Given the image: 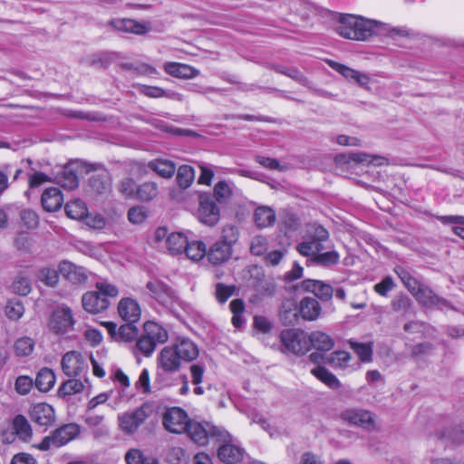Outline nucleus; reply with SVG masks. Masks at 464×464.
Listing matches in <instances>:
<instances>
[{"instance_id":"27","label":"nucleus","mask_w":464,"mask_h":464,"mask_svg":"<svg viewBox=\"0 0 464 464\" xmlns=\"http://www.w3.org/2000/svg\"><path fill=\"white\" fill-rule=\"evenodd\" d=\"M10 428L16 435L19 440L27 442L31 440L33 432L32 428L26 418L21 414L16 415L12 422Z\"/></svg>"},{"instance_id":"47","label":"nucleus","mask_w":464,"mask_h":464,"mask_svg":"<svg viewBox=\"0 0 464 464\" xmlns=\"http://www.w3.org/2000/svg\"><path fill=\"white\" fill-rule=\"evenodd\" d=\"M307 237L314 242L323 245L324 242L328 240L329 232L323 226L313 224L307 228Z\"/></svg>"},{"instance_id":"15","label":"nucleus","mask_w":464,"mask_h":464,"mask_svg":"<svg viewBox=\"0 0 464 464\" xmlns=\"http://www.w3.org/2000/svg\"><path fill=\"white\" fill-rule=\"evenodd\" d=\"M135 323L126 322V324H121L120 327H117V324L113 322H105L102 324L113 341L130 343L136 340L139 335V329Z\"/></svg>"},{"instance_id":"48","label":"nucleus","mask_w":464,"mask_h":464,"mask_svg":"<svg viewBox=\"0 0 464 464\" xmlns=\"http://www.w3.org/2000/svg\"><path fill=\"white\" fill-rule=\"evenodd\" d=\"M5 313L9 319L17 321L23 316L24 308L20 300L12 299L7 302L5 307Z\"/></svg>"},{"instance_id":"19","label":"nucleus","mask_w":464,"mask_h":464,"mask_svg":"<svg viewBox=\"0 0 464 464\" xmlns=\"http://www.w3.org/2000/svg\"><path fill=\"white\" fill-rule=\"evenodd\" d=\"M301 287L306 292L313 293L322 301H330L333 297V287L320 280L305 279L302 282Z\"/></svg>"},{"instance_id":"5","label":"nucleus","mask_w":464,"mask_h":464,"mask_svg":"<svg viewBox=\"0 0 464 464\" xmlns=\"http://www.w3.org/2000/svg\"><path fill=\"white\" fill-rule=\"evenodd\" d=\"M152 412L153 407L149 402L143 403L133 411L123 412L118 416L119 428L125 434H133Z\"/></svg>"},{"instance_id":"51","label":"nucleus","mask_w":464,"mask_h":464,"mask_svg":"<svg viewBox=\"0 0 464 464\" xmlns=\"http://www.w3.org/2000/svg\"><path fill=\"white\" fill-rule=\"evenodd\" d=\"M395 273L398 275L405 287L411 292V295L421 285L414 277H412L407 270L402 267L396 268Z\"/></svg>"},{"instance_id":"41","label":"nucleus","mask_w":464,"mask_h":464,"mask_svg":"<svg viewBox=\"0 0 464 464\" xmlns=\"http://www.w3.org/2000/svg\"><path fill=\"white\" fill-rule=\"evenodd\" d=\"M296 249L302 256L310 257V262L313 263V258L318 252L324 250V246L307 237L306 240L296 246Z\"/></svg>"},{"instance_id":"45","label":"nucleus","mask_w":464,"mask_h":464,"mask_svg":"<svg viewBox=\"0 0 464 464\" xmlns=\"http://www.w3.org/2000/svg\"><path fill=\"white\" fill-rule=\"evenodd\" d=\"M84 384L78 379H70L64 382L58 390V395L60 397L71 396L82 392Z\"/></svg>"},{"instance_id":"60","label":"nucleus","mask_w":464,"mask_h":464,"mask_svg":"<svg viewBox=\"0 0 464 464\" xmlns=\"http://www.w3.org/2000/svg\"><path fill=\"white\" fill-rule=\"evenodd\" d=\"M119 191L127 198H136L138 187L136 182L130 178L122 179L119 184Z\"/></svg>"},{"instance_id":"20","label":"nucleus","mask_w":464,"mask_h":464,"mask_svg":"<svg viewBox=\"0 0 464 464\" xmlns=\"http://www.w3.org/2000/svg\"><path fill=\"white\" fill-rule=\"evenodd\" d=\"M118 313L125 322H138L141 310L138 302L132 298H122L118 304Z\"/></svg>"},{"instance_id":"7","label":"nucleus","mask_w":464,"mask_h":464,"mask_svg":"<svg viewBox=\"0 0 464 464\" xmlns=\"http://www.w3.org/2000/svg\"><path fill=\"white\" fill-rule=\"evenodd\" d=\"M75 320L72 309L66 305L57 306L49 318L48 326L56 334H64L73 330Z\"/></svg>"},{"instance_id":"34","label":"nucleus","mask_w":464,"mask_h":464,"mask_svg":"<svg viewBox=\"0 0 464 464\" xmlns=\"http://www.w3.org/2000/svg\"><path fill=\"white\" fill-rule=\"evenodd\" d=\"M205 371H206L205 364L200 362L192 363L189 366V373H190V377H191V382H192V384L195 385L193 392L196 395L204 394V390L200 386V384L203 382Z\"/></svg>"},{"instance_id":"49","label":"nucleus","mask_w":464,"mask_h":464,"mask_svg":"<svg viewBox=\"0 0 464 464\" xmlns=\"http://www.w3.org/2000/svg\"><path fill=\"white\" fill-rule=\"evenodd\" d=\"M391 305L394 312L406 314L412 308V302L406 295L400 294L392 298Z\"/></svg>"},{"instance_id":"23","label":"nucleus","mask_w":464,"mask_h":464,"mask_svg":"<svg viewBox=\"0 0 464 464\" xmlns=\"http://www.w3.org/2000/svg\"><path fill=\"white\" fill-rule=\"evenodd\" d=\"M232 256V247L220 241L214 243L207 252L208 260L213 265H221Z\"/></svg>"},{"instance_id":"58","label":"nucleus","mask_w":464,"mask_h":464,"mask_svg":"<svg viewBox=\"0 0 464 464\" xmlns=\"http://www.w3.org/2000/svg\"><path fill=\"white\" fill-rule=\"evenodd\" d=\"M34 385V381L31 377L26 375H21L17 377L14 382V389L17 393L21 395H26L30 392Z\"/></svg>"},{"instance_id":"36","label":"nucleus","mask_w":464,"mask_h":464,"mask_svg":"<svg viewBox=\"0 0 464 464\" xmlns=\"http://www.w3.org/2000/svg\"><path fill=\"white\" fill-rule=\"evenodd\" d=\"M111 186V179L106 172L95 174L90 179V188L96 194H106L110 191Z\"/></svg>"},{"instance_id":"33","label":"nucleus","mask_w":464,"mask_h":464,"mask_svg":"<svg viewBox=\"0 0 464 464\" xmlns=\"http://www.w3.org/2000/svg\"><path fill=\"white\" fill-rule=\"evenodd\" d=\"M55 383V374L49 368L41 369L35 378V387L43 392H49Z\"/></svg>"},{"instance_id":"21","label":"nucleus","mask_w":464,"mask_h":464,"mask_svg":"<svg viewBox=\"0 0 464 464\" xmlns=\"http://www.w3.org/2000/svg\"><path fill=\"white\" fill-rule=\"evenodd\" d=\"M59 272L63 277L73 284H82L87 280L85 269L69 261H63L60 264Z\"/></svg>"},{"instance_id":"31","label":"nucleus","mask_w":464,"mask_h":464,"mask_svg":"<svg viewBox=\"0 0 464 464\" xmlns=\"http://www.w3.org/2000/svg\"><path fill=\"white\" fill-rule=\"evenodd\" d=\"M234 183L228 180L218 181L213 188V196L217 202L222 204L229 201L234 193Z\"/></svg>"},{"instance_id":"42","label":"nucleus","mask_w":464,"mask_h":464,"mask_svg":"<svg viewBox=\"0 0 464 464\" xmlns=\"http://www.w3.org/2000/svg\"><path fill=\"white\" fill-rule=\"evenodd\" d=\"M187 256L194 261H198L207 256L206 245L202 241L188 242L184 251Z\"/></svg>"},{"instance_id":"56","label":"nucleus","mask_w":464,"mask_h":464,"mask_svg":"<svg viewBox=\"0 0 464 464\" xmlns=\"http://www.w3.org/2000/svg\"><path fill=\"white\" fill-rule=\"evenodd\" d=\"M235 285H227L223 283H218L215 289V296L220 304L226 303L235 292Z\"/></svg>"},{"instance_id":"54","label":"nucleus","mask_w":464,"mask_h":464,"mask_svg":"<svg viewBox=\"0 0 464 464\" xmlns=\"http://www.w3.org/2000/svg\"><path fill=\"white\" fill-rule=\"evenodd\" d=\"M239 232L237 227L233 225H227L222 230L220 242L228 245L230 247L237 241Z\"/></svg>"},{"instance_id":"24","label":"nucleus","mask_w":464,"mask_h":464,"mask_svg":"<svg viewBox=\"0 0 464 464\" xmlns=\"http://www.w3.org/2000/svg\"><path fill=\"white\" fill-rule=\"evenodd\" d=\"M41 202L43 208L48 212L58 210L63 203L61 190L58 188H46L42 194Z\"/></svg>"},{"instance_id":"35","label":"nucleus","mask_w":464,"mask_h":464,"mask_svg":"<svg viewBox=\"0 0 464 464\" xmlns=\"http://www.w3.org/2000/svg\"><path fill=\"white\" fill-rule=\"evenodd\" d=\"M188 245V238L181 233H171L166 239V248L172 255L181 254Z\"/></svg>"},{"instance_id":"28","label":"nucleus","mask_w":464,"mask_h":464,"mask_svg":"<svg viewBox=\"0 0 464 464\" xmlns=\"http://www.w3.org/2000/svg\"><path fill=\"white\" fill-rule=\"evenodd\" d=\"M254 219L256 225L259 228L269 227H272L276 222V212L269 207L259 206L255 210Z\"/></svg>"},{"instance_id":"59","label":"nucleus","mask_w":464,"mask_h":464,"mask_svg":"<svg viewBox=\"0 0 464 464\" xmlns=\"http://www.w3.org/2000/svg\"><path fill=\"white\" fill-rule=\"evenodd\" d=\"M39 278L47 285L54 286L59 281V275L55 269L44 267L39 272Z\"/></svg>"},{"instance_id":"13","label":"nucleus","mask_w":464,"mask_h":464,"mask_svg":"<svg viewBox=\"0 0 464 464\" xmlns=\"http://www.w3.org/2000/svg\"><path fill=\"white\" fill-rule=\"evenodd\" d=\"M150 295L166 307H171L177 302L178 297L174 290L164 282L153 279L146 285Z\"/></svg>"},{"instance_id":"25","label":"nucleus","mask_w":464,"mask_h":464,"mask_svg":"<svg viewBox=\"0 0 464 464\" xmlns=\"http://www.w3.org/2000/svg\"><path fill=\"white\" fill-rule=\"evenodd\" d=\"M164 70L168 74L178 78L190 79L199 74V71L190 65L172 62L166 63Z\"/></svg>"},{"instance_id":"37","label":"nucleus","mask_w":464,"mask_h":464,"mask_svg":"<svg viewBox=\"0 0 464 464\" xmlns=\"http://www.w3.org/2000/svg\"><path fill=\"white\" fill-rule=\"evenodd\" d=\"M312 374L314 375L317 379L323 382L331 389H338L341 386L339 380L336 378L334 374L330 372L327 369L322 366H318L314 368L311 371Z\"/></svg>"},{"instance_id":"22","label":"nucleus","mask_w":464,"mask_h":464,"mask_svg":"<svg viewBox=\"0 0 464 464\" xmlns=\"http://www.w3.org/2000/svg\"><path fill=\"white\" fill-rule=\"evenodd\" d=\"M416 300L424 306H439L443 307L446 305V301L440 298L433 291L423 285H420L416 291L412 294Z\"/></svg>"},{"instance_id":"6","label":"nucleus","mask_w":464,"mask_h":464,"mask_svg":"<svg viewBox=\"0 0 464 464\" xmlns=\"http://www.w3.org/2000/svg\"><path fill=\"white\" fill-rule=\"evenodd\" d=\"M185 431L198 445H206L209 438H218L226 442L227 438L229 437L228 434L208 422L200 423L190 420Z\"/></svg>"},{"instance_id":"12","label":"nucleus","mask_w":464,"mask_h":464,"mask_svg":"<svg viewBox=\"0 0 464 464\" xmlns=\"http://www.w3.org/2000/svg\"><path fill=\"white\" fill-rule=\"evenodd\" d=\"M334 160L337 164H362L382 166L388 164V160L378 155H372L365 152L341 153L335 156Z\"/></svg>"},{"instance_id":"44","label":"nucleus","mask_w":464,"mask_h":464,"mask_svg":"<svg viewBox=\"0 0 464 464\" xmlns=\"http://www.w3.org/2000/svg\"><path fill=\"white\" fill-rule=\"evenodd\" d=\"M158 195V186L155 182L148 181L137 188L136 198L141 201H150Z\"/></svg>"},{"instance_id":"16","label":"nucleus","mask_w":464,"mask_h":464,"mask_svg":"<svg viewBox=\"0 0 464 464\" xmlns=\"http://www.w3.org/2000/svg\"><path fill=\"white\" fill-rule=\"evenodd\" d=\"M62 369L67 376H78L88 368V365L80 352L70 351L62 358Z\"/></svg>"},{"instance_id":"64","label":"nucleus","mask_w":464,"mask_h":464,"mask_svg":"<svg viewBox=\"0 0 464 464\" xmlns=\"http://www.w3.org/2000/svg\"><path fill=\"white\" fill-rule=\"evenodd\" d=\"M267 249V239L263 236H256L252 239L250 251L255 256L263 255Z\"/></svg>"},{"instance_id":"18","label":"nucleus","mask_w":464,"mask_h":464,"mask_svg":"<svg viewBox=\"0 0 464 464\" xmlns=\"http://www.w3.org/2000/svg\"><path fill=\"white\" fill-rule=\"evenodd\" d=\"M29 416L38 425L47 426L54 420V411L51 405L41 402L31 407Z\"/></svg>"},{"instance_id":"17","label":"nucleus","mask_w":464,"mask_h":464,"mask_svg":"<svg viewBox=\"0 0 464 464\" xmlns=\"http://www.w3.org/2000/svg\"><path fill=\"white\" fill-rule=\"evenodd\" d=\"M327 63L332 69L342 74L349 82H354L361 87L368 88V84L371 81L368 74L332 60L327 61Z\"/></svg>"},{"instance_id":"63","label":"nucleus","mask_w":464,"mask_h":464,"mask_svg":"<svg viewBox=\"0 0 464 464\" xmlns=\"http://www.w3.org/2000/svg\"><path fill=\"white\" fill-rule=\"evenodd\" d=\"M135 387L144 394L151 392L150 372L147 369L141 371L138 381L135 382Z\"/></svg>"},{"instance_id":"1","label":"nucleus","mask_w":464,"mask_h":464,"mask_svg":"<svg viewBox=\"0 0 464 464\" xmlns=\"http://www.w3.org/2000/svg\"><path fill=\"white\" fill-rule=\"evenodd\" d=\"M198 355L199 349L193 341L180 338L160 352L158 367L166 373H174L180 369L182 362H191Z\"/></svg>"},{"instance_id":"30","label":"nucleus","mask_w":464,"mask_h":464,"mask_svg":"<svg viewBox=\"0 0 464 464\" xmlns=\"http://www.w3.org/2000/svg\"><path fill=\"white\" fill-rule=\"evenodd\" d=\"M309 339V348L311 345L318 350V351H324L327 352L330 351L334 344V340L332 337L321 331H314L310 335H308Z\"/></svg>"},{"instance_id":"38","label":"nucleus","mask_w":464,"mask_h":464,"mask_svg":"<svg viewBox=\"0 0 464 464\" xmlns=\"http://www.w3.org/2000/svg\"><path fill=\"white\" fill-rule=\"evenodd\" d=\"M138 90L140 93L150 98L168 97L170 99H177L179 101L182 100L180 94L177 92H168L165 90L156 86L140 85Z\"/></svg>"},{"instance_id":"62","label":"nucleus","mask_w":464,"mask_h":464,"mask_svg":"<svg viewBox=\"0 0 464 464\" xmlns=\"http://www.w3.org/2000/svg\"><path fill=\"white\" fill-rule=\"evenodd\" d=\"M151 30V24L150 22H139L134 19H130L128 32L137 35H143Z\"/></svg>"},{"instance_id":"11","label":"nucleus","mask_w":464,"mask_h":464,"mask_svg":"<svg viewBox=\"0 0 464 464\" xmlns=\"http://www.w3.org/2000/svg\"><path fill=\"white\" fill-rule=\"evenodd\" d=\"M198 218L201 223L209 227H213L218 222L220 210L210 195L206 193L199 195Z\"/></svg>"},{"instance_id":"14","label":"nucleus","mask_w":464,"mask_h":464,"mask_svg":"<svg viewBox=\"0 0 464 464\" xmlns=\"http://www.w3.org/2000/svg\"><path fill=\"white\" fill-rule=\"evenodd\" d=\"M189 421L187 412L178 407L169 409L163 416L164 427L172 433L184 432Z\"/></svg>"},{"instance_id":"8","label":"nucleus","mask_w":464,"mask_h":464,"mask_svg":"<svg viewBox=\"0 0 464 464\" xmlns=\"http://www.w3.org/2000/svg\"><path fill=\"white\" fill-rule=\"evenodd\" d=\"M280 339L285 348L296 355L304 354L310 349L308 334L303 330H284Z\"/></svg>"},{"instance_id":"32","label":"nucleus","mask_w":464,"mask_h":464,"mask_svg":"<svg viewBox=\"0 0 464 464\" xmlns=\"http://www.w3.org/2000/svg\"><path fill=\"white\" fill-rule=\"evenodd\" d=\"M148 167L162 178H171L176 171V165L169 160L156 159L148 163Z\"/></svg>"},{"instance_id":"2","label":"nucleus","mask_w":464,"mask_h":464,"mask_svg":"<svg viewBox=\"0 0 464 464\" xmlns=\"http://www.w3.org/2000/svg\"><path fill=\"white\" fill-rule=\"evenodd\" d=\"M379 24L380 22L376 20L350 14H341L335 22L334 31L343 38L365 42L372 35L373 30Z\"/></svg>"},{"instance_id":"52","label":"nucleus","mask_w":464,"mask_h":464,"mask_svg":"<svg viewBox=\"0 0 464 464\" xmlns=\"http://www.w3.org/2000/svg\"><path fill=\"white\" fill-rule=\"evenodd\" d=\"M58 183L64 188L72 190L78 187V178L74 172L65 169L57 177Z\"/></svg>"},{"instance_id":"29","label":"nucleus","mask_w":464,"mask_h":464,"mask_svg":"<svg viewBox=\"0 0 464 464\" xmlns=\"http://www.w3.org/2000/svg\"><path fill=\"white\" fill-rule=\"evenodd\" d=\"M243 449L230 443H225L220 446L218 452V458L223 462L229 464L238 462L243 458Z\"/></svg>"},{"instance_id":"9","label":"nucleus","mask_w":464,"mask_h":464,"mask_svg":"<svg viewBox=\"0 0 464 464\" xmlns=\"http://www.w3.org/2000/svg\"><path fill=\"white\" fill-rule=\"evenodd\" d=\"M340 418L343 421L366 430L376 429V416L370 411L360 408H350L342 411Z\"/></svg>"},{"instance_id":"57","label":"nucleus","mask_w":464,"mask_h":464,"mask_svg":"<svg viewBox=\"0 0 464 464\" xmlns=\"http://www.w3.org/2000/svg\"><path fill=\"white\" fill-rule=\"evenodd\" d=\"M271 68L274 71L285 74L304 85H306L307 83V79L304 77V75L295 68L286 69L278 65H272Z\"/></svg>"},{"instance_id":"50","label":"nucleus","mask_w":464,"mask_h":464,"mask_svg":"<svg viewBox=\"0 0 464 464\" xmlns=\"http://www.w3.org/2000/svg\"><path fill=\"white\" fill-rule=\"evenodd\" d=\"M86 208L84 203L80 200H73L65 205V212L68 217L73 219H80L86 214Z\"/></svg>"},{"instance_id":"3","label":"nucleus","mask_w":464,"mask_h":464,"mask_svg":"<svg viewBox=\"0 0 464 464\" xmlns=\"http://www.w3.org/2000/svg\"><path fill=\"white\" fill-rule=\"evenodd\" d=\"M96 290L85 293L82 297L83 309L90 314H99L105 311L111 298L119 295L118 288L107 282H99L95 285Z\"/></svg>"},{"instance_id":"4","label":"nucleus","mask_w":464,"mask_h":464,"mask_svg":"<svg viewBox=\"0 0 464 464\" xmlns=\"http://www.w3.org/2000/svg\"><path fill=\"white\" fill-rule=\"evenodd\" d=\"M168 332L159 324L146 322L143 325V333L136 341L134 353H140L145 357H150L159 343L168 341Z\"/></svg>"},{"instance_id":"61","label":"nucleus","mask_w":464,"mask_h":464,"mask_svg":"<svg viewBox=\"0 0 464 464\" xmlns=\"http://www.w3.org/2000/svg\"><path fill=\"white\" fill-rule=\"evenodd\" d=\"M148 214L144 207L137 206L130 208L128 219L132 224H141L147 218Z\"/></svg>"},{"instance_id":"46","label":"nucleus","mask_w":464,"mask_h":464,"mask_svg":"<svg viewBox=\"0 0 464 464\" xmlns=\"http://www.w3.org/2000/svg\"><path fill=\"white\" fill-rule=\"evenodd\" d=\"M350 347L357 353L361 361L369 362L372 359V346L371 343L349 341Z\"/></svg>"},{"instance_id":"39","label":"nucleus","mask_w":464,"mask_h":464,"mask_svg":"<svg viewBox=\"0 0 464 464\" xmlns=\"http://www.w3.org/2000/svg\"><path fill=\"white\" fill-rule=\"evenodd\" d=\"M340 261V255L335 250L318 252L313 258V263L324 267H330L335 266Z\"/></svg>"},{"instance_id":"55","label":"nucleus","mask_w":464,"mask_h":464,"mask_svg":"<svg viewBox=\"0 0 464 464\" xmlns=\"http://www.w3.org/2000/svg\"><path fill=\"white\" fill-rule=\"evenodd\" d=\"M12 287L14 293L27 295L32 290L31 280L26 276H19L14 279Z\"/></svg>"},{"instance_id":"26","label":"nucleus","mask_w":464,"mask_h":464,"mask_svg":"<svg viewBox=\"0 0 464 464\" xmlns=\"http://www.w3.org/2000/svg\"><path fill=\"white\" fill-rule=\"evenodd\" d=\"M321 305L313 297H304L299 304V313L303 319L307 321L316 320L321 314Z\"/></svg>"},{"instance_id":"43","label":"nucleus","mask_w":464,"mask_h":464,"mask_svg":"<svg viewBox=\"0 0 464 464\" xmlns=\"http://www.w3.org/2000/svg\"><path fill=\"white\" fill-rule=\"evenodd\" d=\"M177 182L181 188H188L195 179L194 169L188 165H182L177 170Z\"/></svg>"},{"instance_id":"40","label":"nucleus","mask_w":464,"mask_h":464,"mask_svg":"<svg viewBox=\"0 0 464 464\" xmlns=\"http://www.w3.org/2000/svg\"><path fill=\"white\" fill-rule=\"evenodd\" d=\"M34 349V341L28 336H23L15 340L14 352L18 357L29 356Z\"/></svg>"},{"instance_id":"10","label":"nucleus","mask_w":464,"mask_h":464,"mask_svg":"<svg viewBox=\"0 0 464 464\" xmlns=\"http://www.w3.org/2000/svg\"><path fill=\"white\" fill-rule=\"evenodd\" d=\"M81 431V428L76 423H68L56 429L53 431L52 435L45 437L41 443V450H48L51 445L54 447H61L71 440H74Z\"/></svg>"},{"instance_id":"53","label":"nucleus","mask_w":464,"mask_h":464,"mask_svg":"<svg viewBox=\"0 0 464 464\" xmlns=\"http://www.w3.org/2000/svg\"><path fill=\"white\" fill-rule=\"evenodd\" d=\"M350 359L351 355L349 353L345 351H335L330 354L327 362L336 368H344Z\"/></svg>"}]
</instances>
